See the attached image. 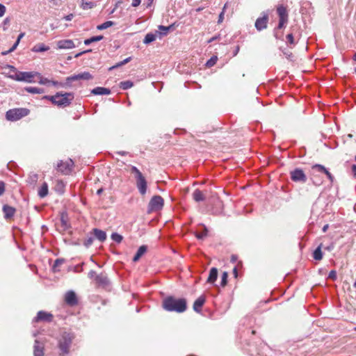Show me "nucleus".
Listing matches in <instances>:
<instances>
[{
    "label": "nucleus",
    "instance_id": "nucleus-45",
    "mask_svg": "<svg viewBox=\"0 0 356 356\" xmlns=\"http://www.w3.org/2000/svg\"><path fill=\"white\" fill-rule=\"evenodd\" d=\"M93 242V238L90 237L88 238H87L85 241H84V245L86 246V247H89Z\"/></svg>",
    "mask_w": 356,
    "mask_h": 356
},
{
    "label": "nucleus",
    "instance_id": "nucleus-21",
    "mask_svg": "<svg viewBox=\"0 0 356 356\" xmlns=\"http://www.w3.org/2000/svg\"><path fill=\"white\" fill-rule=\"evenodd\" d=\"M218 270L216 268H212L210 270L209 275L207 279V282L213 284L217 280Z\"/></svg>",
    "mask_w": 356,
    "mask_h": 356
},
{
    "label": "nucleus",
    "instance_id": "nucleus-18",
    "mask_svg": "<svg viewBox=\"0 0 356 356\" xmlns=\"http://www.w3.org/2000/svg\"><path fill=\"white\" fill-rule=\"evenodd\" d=\"M95 282L99 286H106L108 284V280L104 274L98 275V276H96Z\"/></svg>",
    "mask_w": 356,
    "mask_h": 356
},
{
    "label": "nucleus",
    "instance_id": "nucleus-38",
    "mask_svg": "<svg viewBox=\"0 0 356 356\" xmlns=\"http://www.w3.org/2000/svg\"><path fill=\"white\" fill-rule=\"evenodd\" d=\"M78 80H79L78 75L77 74H74V75H72V76H68V77L66 78V83H65V84L66 85H70L71 82L75 81H78Z\"/></svg>",
    "mask_w": 356,
    "mask_h": 356
},
{
    "label": "nucleus",
    "instance_id": "nucleus-56",
    "mask_svg": "<svg viewBox=\"0 0 356 356\" xmlns=\"http://www.w3.org/2000/svg\"><path fill=\"white\" fill-rule=\"evenodd\" d=\"M91 43H92V39H91V38H88V39H86V40H84V44H85L86 45H89V44H90Z\"/></svg>",
    "mask_w": 356,
    "mask_h": 356
},
{
    "label": "nucleus",
    "instance_id": "nucleus-28",
    "mask_svg": "<svg viewBox=\"0 0 356 356\" xmlns=\"http://www.w3.org/2000/svg\"><path fill=\"white\" fill-rule=\"evenodd\" d=\"M24 90L32 94H42L44 92V90L42 88H36V87H26Z\"/></svg>",
    "mask_w": 356,
    "mask_h": 356
},
{
    "label": "nucleus",
    "instance_id": "nucleus-30",
    "mask_svg": "<svg viewBox=\"0 0 356 356\" xmlns=\"http://www.w3.org/2000/svg\"><path fill=\"white\" fill-rule=\"evenodd\" d=\"M120 86L122 89L127 90L131 88L134 86V83L131 81H125L120 82Z\"/></svg>",
    "mask_w": 356,
    "mask_h": 356
},
{
    "label": "nucleus",
    "instance_id": "nucleus-52",
    "mask_svg": "<svg viewBox=\"0 0 356 356\" xmlns=\"http://www.w3.org/2000/svg\"><path fill=\"white\" fill-rule=\"evenodd\" d=\"M224 14H225L224 11H222L220 13V14L219 15L218 21V24H220L222 22V21L224 19Z\"/></svg>",
    "mask_w": 356,
    "mask_h": 356
},
{
    "label": "nucleus",
    "instance_id": "nucleus-54",
    "mask_svg": "<svg viewBox=\"0 0 356 356\" xmlns=\"http://www.w3.org/2000/svg\"><path fill=\"white\" fill-rule=\"evenodd\" d=\"M90 51H91V49H88V50L78 53L75 55V58H78V57L81 56L82 54L88 53V52H90Z\"/></svg>",
    "mask_w": 356,
    "mask_h": 356
},
{
    "label": "nucleus",
    "instance_id": "nucleus-9",
    "mask_svg": "<svg viewBox=\"0 0 356 356\" xmlns=\"http://www.w3.org/2000/svg\"><path fill=\"white\" fill-rule=\"evenodd\" d=\"M291 179L295 182L305 183L307 181V176L302 170L296 168L290 172Z\"/></svg>",
    "mask_w": 356,
    "mask_h": 356
},
{
    "label": "nucleus",
    "instance_id": "nucleus-46",
    "mask_svg": "<svg viewBox=\"0 0 356 356\" xmlns=\"http://www.w3.org/2000/svg\"><path fill=\"white\" fill-rule=\"evenodd\" d=\"M91 39H92V42H98L103 39V36L102 35L94 36V37H92Z\"/></svg>",
    "mask_w": 356,
    "mask_h": 356
},
{
    "label": "nucleus",
    "instance_id": "nucleus-55",
    "mask_svg": "<svg viewBox=\"0 0 356 356\" xmlns=\"http://www.w3.org/2000/svg\"><path fill=\"white\" fill-rule=\"evenodd\" d=\"M72 18H73V15L72 14H70V15H68L65 17V19L66 21H70V20H72Z\"/></svg>",
    "mask_w": 356,
    "mask_h": 356
},
{
    "label": "nucleus",
    "instance_id": "nucleus-59",
    "mask_svg": "<svg viewBox=\"0 0 356 356\" xmlns=\"http://www.w3.org/2000/svg\"><path fill=\"white\" fill-rule=\"evenodd\" d=\"M56 187H58V188H61L63 187V184L61 181H58V184H57V186Z\"/></svg>",
    "mask_w": 356,
    "mask_h": 356
},
{
    "label": "nucleus",
    "instance_id": "nucleus-22",
    "mask_svg": "<svg viewBox=\"0 0 356 356\" xmlns=\"http://www.w3.org/2000/svg\"><path fill=\"white\" fill-rule=\"evenodd\" d=\"M146 251H147V246L141 245L138 248V250L136 254H135V256L134 257L133 261L134 262L138 261L140 259V257L146 252Z\"/></svg>",
    "mask_w": 356,
    "mask_h": 356
},
{
    "label": "nucleus",
    "instance_id": "nucleus-43",
    "mask_svg": "<svg viewBox=\"0 0 356 356\" xmlns=\"http://www.w3.org/2000/svg\"><path fill=\"white\" fill-rule=\"evenodd\" d=\"M96 276H98V275L96 273L95 271L94 270H90L89 273H88V277L91 280H94L95 281L96 280Z\"/></svg>",
    "mask_w": 356,
    "mask_h": 356
},
{
    "label": "nucleus",
    "instance_id": "nucleus-25",
    "mask_svg": "<svg viewBox=\"0 0 356 356\" xmlns=\"http://www.w3.org/2000/svg\"><path fill=\"white\" fill-rule=\"evenodd\" d=\"M48 185L46 182H44L38 190V195L43 198L48 195Z\"/></svg>",
    "mask_w": 356,
    "mask_h": 356
},
{
    "label": "nucleus",
    "instance_id": "nucleus-40",
    "mask_svg": "<svg viewBox=\"0 0 356 356\" xmlns=\"http://www.w3.org/2000/svg\"><path fill=\"white\" fill-rule=\"evenodd\" d=\"M227 277H228V273L227 272H224L222 275L221 284H220L222 287L227 284Z\"/></svg>",
    "mask_w": 356,
    "mask_h": 356
},
{
    "label": "nucleus",
    "instance_id": "nucleus-24",
    "mask_svg": "<svg viewBox=\"0 0 356 356\" xmlns=\"http://www.w3.org/2000/svg\"><path fill=\"white\" fill-rule=\"evenodd\" d=\"M49 49V47L48 46H46L43 43H38L37 44H35L33 48H32V51L33 52H43V51H48Z\"/></svg>",
    "mask_w": 356,
    "mask_h": 356
},
{
    "label": "nucleus",
    "instance_id": "nucleus-57",
    "mask_svg": "<svg viewBox=\"0 0 356 356\" xmlns=\"http://www.w3.org/2000/svg\"><path fill=\"white\" fill-rule=\"evenodd\" d=\"M352 172L354 175V177H356V165H353L352 166Z\"/></svg>",
    "mask_w": 356,
    "mask_h": 356
},
{
    "label": "nucleus",
    "instance_id": "nucleus-41",
    "mask_svg": "<svg viewBox=\"0 0 356 356\" xmlns=\"http://www.w3.org/2000/svg\"><path fill=\"white\" fill-rule=\"evenodd\" d=\"M286 42L291 45L295 44V41L292 33H289L286 35Z\"/></svg>",
    "mask_w": 356,
    "mask_h": 356
},
{
    "label": "nucleus",
    "instance_id": "nucleus-48",
    "mask_svg": "<svg viewBox=\"0 0 356 356\" xmlns=\"http://www.w3.org/2000/svg\"><path fill=\"white\" fill-rule=\"evenodd\" d=\"M6 13V7L0 3V17H3Z\"/></svg>",
    "mask_w": 356,
    "mask_h": 356
},
{
    "label": "nucleus",
    "instance_id": "nucleus-61",
    "mask_svg": "<svg viewBox=\"0 0 356 356\" xmlns=\"http://www.w3.org/2000/svg\"><path fill=\"white\" fill-rule=\"evenodd\" d=\"M313 183H314V184H315L316 186H319V185H321V181H320V182H318V181H315L314 179L313 180Z\"/></svg>",
    "mask_w": 356,
    "mask_h": 356
},
{
    "label": "nucleus",
    "instance_id": "nucleus-33",
    "mask_svg": "<svg viewBox=\"0 0 356 356\" xmlns=\"http://www.w3.org/2000/svg\"><path fill=\"white\" fill-rule=\"evenodd\" d=\"M312 170H316L319 172L325 173V172L327 170L323 165L320 164H316L312 166Z\"/></svg>",
    "mask_w": 356,
    "mask_h": 356
},
{
    "label": "nucleus",
    "instance_id": "nucleus-14",
    "mask_svg": "<svg viewBox=\"0 0 356 356\" xmlns=\"http://www.w3.org/2000/svg\"><path fill=\"white\" fill-rule=\"evenodd\" d=\"M33 355L34 356H44V344L38 340L35 341Z\"/></svg>",
    "mask_w": 356,
    "mask_h": 356
},
{
    "label": "nucleus",
    "instance_id": "nucleus-20",
    "mask_svg": "<svg viewBox=\"0 0 356 356\" xmlns=\"http://www.w3.org/2000/svg\"><path fill=\"white\" fill-rule=\"evenodd\" d=\"M193 198L195 202L204 201L205 200V195L200 190L196 189L193 193Z\"/></svg>",
    "mask_w": 356,
    "mask_h": 356
},
{
    "label": "nucleus",
    "instance_id": "nucleus-60",
    "mask_svg": "<svg viewBox=\"0 0 356 356\" xmlns=\"http://www.w3.org/2000/svg\"><path fill=\"white\" fill-rule=\"evenodd\" d=\"M327 228H328V225H324L323 229H322L323 232H325L327 231Z\"/></svg>",
    "mask_w": 356,
    "mask_h": 356
},
{
    "label": "nucleus",
    "instance_id": "nucleus-7",
    "mask_svg": "<svg viewBox=\"0 0 356 356\" xmlns=\"http://www.w3.org/2000/svg\"><path fill=\"white\" fill-rule=\"evenodd\" d=\"M164 204V200L160 195L153 196L148 204V212L156 211L161 210Z\"/></svg>",
    "mask_w": 356,
    "mask_h": 356
},
{
    "label": "nucleus",
    "instance_id": "nucleus-10",
    "mask_svg": "<svg viewBox=\"0 0 356 356\" xmlns=\"http://www.w3.org/2000/svg\"><path fill=\"white\" fill-rule=\"evenodd\" d=\"M268 22V15L267 13H264L261 17H259L255 22V28L258 31H261L263 29H266L267 24Z\"/></svg>",
    "mask_w": 356,
    "mask_h": 356
},
{
    "label": "nucleus",
    "instance_id": "nucleus-32",
    "mask_svg": "<svg viewBox=\"0 0 356 356\" xmlns=\"http://www.w3.org/2000/svg\"><path fill=\"white\" fill-rule=\"evenodd\" d=\"M113 24H114L113 22L107 21L100 25H98L97 28L98 30H104V29H106L107 28L112 26Z\"/></svg>",
    "mask_w": 356,
    "mask_h": 356
},
{
    "label": "nucleus",
    "instance_id": "nucleus-34",
    "mask_svg": "<svg viewBox=\"0 0 356 356\" xmlns=\"http://www.w3.org/2000/svg\"><path fill=\"white\" fill-rule=\"evenodd\" d=\"M218 60V57L216 56H212L206 63V66L208 67H211L213 66Z\"/></svg>",
    "mask_w": 356,
    "mask_h": 356
},
{
    "label": "nucleus",
    "instance_id": "nucleus-1",
    "mask_svg": "<svg viewBox=\"0 0 356 356\" xmlns=\"http://www.w3.org/2000/svg\"><path fill=\"white\" fill-rule=\"evenodd\" d=\"M162 307L168 312L182 313L187 309V302L185 298H177L174 296H168L163 300Z\"/></svg>",
    "mask_w": 356,
    "mask_h": 356
},
{
    "label": "nucleus",
    "instance_id": "nucleus-35",
    "mask_svg": "<svg viewBox=\"0 0 356 356\" xmlns=\"http://www.w3.org/2000/svg\"><path fill=\"white\" fill-rule=\"evenodd\" d=\"M131 60V57H128L126 59H124V60L117 63L116 65H115L114 66L111 67L110 70L114 69V68H117V67H120V66H122V65L128 63Z\"/></svg>",
    "mask_w": 356,
    "mask_h": 356
},
{
    "label": "nucleus",
    "instance_id": "nucleus-19",
    "mask_svg": "<svg viewBox=\"0 0 356 356\" xmlns=\"http://www.w3.org/2000/svg\"><path fill=\"white\" fill-rule=\"evenodd\" d=\"M91 92L95 95H109L111 93V90L108 88H103V87H97V88L92 89Z\"/></svg>",
    "mask_w": 356,
    "mask_h": 356
},
{
    "label": "nucleus",
    "instance_id": "nucleus-3",
    "mask_svg": "<svg viewBox=\"0 0 356 356\" xmlns=\"http://www.w3.org/2000/svg\"><path fill=\"white\" fill-rule=\"evenodd\" d=\"M45 98L50 99L53 104L58 106L65 107L69 106L74 99V95L71 92L60 93L57 92L53 96H46Z\"/></svg>",
    "mask_w": 356,
    "mask_h": 356
},
{
    "label": "nucleus",
    "instance_id": "nucleus-15",
    "mask_svg": "<svg viewBox=\"0 0 356 356\" xmlns=\"http://www.w3.org/2000/svg\"><path fill=\"white\" fill-rule=\"evenodd\" d=\"M65 300L71 306H74L77 304L76 296L74 291H68L65 294Z\"/></svg>",
    "mask_w": 356,
    "mask_h": 356
},
{
    "label": "nucleus",
    "instance_id": "nucleus-47",
    "mask_svg": "<svg viewBox=\"0 0 356 356\" xmlns=\"http://www.w3.org/2000/svg\"><path fill=\"white\" fill-rule=\"evenodd\" d=\"M62 263H63V260H61V259H56V260L55 261L54 265V266H53L54 270H56V268H57L58 266H60Z\"/></svg>",
    "mask_w": 356,
    "mask_h": 356
},
{
    "label": "nucleus",
    "instance_id": "nucleus-27",
    "mask_svg": "<svg viewBox=\"0 0 356 356\" xmlns=\"http://www.w3.org/2000/svg\"><path fill=\"white\" fill-rule=\"evenodd\" d=\"M321 246L322 244H321L314 252L313 253V257L314 259L320 261L323 258V253L321 251Z\"/></svg>",
    "mask_w": 356,
    "mask_h": 356
},
{
    "label": "nucleus",
    "instance_id": "nucleus-6",
    "mask_svg": "<svg viewBox=\"0 0 356 356\" xmlns=\"http://www.w3.org/2000/svg\"><path fill=\"white\" fill-rule=\"evenodd\" d=\"M29 110L25 108L10 109L6 112V118L9 121H17L28 115Z\"/></svg>",
    "mask_w": 356,
    "mask_h": 356
},
{
    "label": "nucleus",
    "instance_id": "nucleus-53",
    "mask_svg": "<svg viewBox=\"0 0 356 356\" xmlns=\"http://www.w3.org/2000/svg\"><path fill=\"white\" fill-rule=\"evenodd\" d=\"M141 0H132V6L137 7L140 4Z\"/></svg>",
    "mask_w": 356,
    "mask_h": 356
},
{
    "label": "nucleus",
    "instance_id": "nucleus-29",
    "mask_svg": "<svg viewBox=\"0 0 356 356\" xmlns=\"http://www.w3.org/2000/svg\"><path fill=\"white\" fill-rule=\"evenodd\" d=\"M156 34L149 33L145 35L143 42L145 44H149V43L154 42L156 40Z\"/></svg>",
    "mask_w": 356,
    "mask_h": 356
},
{
    "label": "nucleus",
    "instance_id": "nucleus-42",
    "mask_svg": "<svg viewBox=\"0 0 356 356\" xmlns=\"http://www.w3.org/2000/svg\"><path fill=\"white\" fill-rule=\"evenodd\" d=\"M328 278L335 280L337 279V272L335 270H331L329 273Z\"/></svg>",
    "mask_w": 356,
    "mask_h": 356
},
{
    "label": "nucleus",
    "instance_id": "nucleus-50",
    "mask_svg": "<svg viewBox=\"0 0 356 356\" xmlns=\"http://www.w3.org/2000/svg\"><path fill=\"white\" fill-rule=\"evenodd\" d=\"M5 191V184L3 181H0V196L3 194Z\"/></svg>",
    "mask_w": 356,
    "mask_h": 356
},
{
    "label": "nucleus",
    "instance_id": "nucleus-23",
    "mask_svg": "<svg viewBox=\"0 0 356 356\" xmlns=\"http://www.w3.org/2000/svg\"><path fill=\"white\" fill-rule=\"evenodd\" d=\"M93 232H94L95 237L100 241L102 242L106 239V234L105 232L98 229H94Z\"/></svg>",
    "mask_w": 356,
    "mask_h": 356
},
{
    "label": "nucleus",
    "instance_id": "nucleus-63",
    "mask_svg": "<svg viewBox=\"0 0 356 356\" xmlns=\"http://www.w3.org/2000/svg\"><path fill=\"white\" fill-rule=\"evenodd\" d=\"M9 22H10V21H9V19H8V18H6V19H4L3 23H4L5 24H8V23H9Z\"/></svg>",
    "mask_w": 356,
    "mask_h": 356
},
{
    "label": "nucleus",
    "instance_id": "nucleus-64",
    "mask_svg": "<svg viewBox=\"0 0 356 356\" xmlns=\"http://www.w3.org/2000/svg\"><path fill=\"white\" fill-rule=\"evenodd\" d=\"M236 260V257L234 255L232 256V261L234 262Z\"/></svg>",
    "mask_w": 356,
    "mask_h": 356
},
{
    "label": "nucleus",
    "instance_id": "nucleus-49",
    "mask_svg": "<svg viewBox=\"0 0 356 356\" xmlns=\"http://www.w3.org/2000/svg\"><path fill=\"white\" fill-rule=\"evenodd\" d=\"M325 174L327 177L328 179L330 181V182L332 183L334 181V177L332 176V175L328 170H327Z\"/></svg>",
    "mask_w": 356,
    "mask_h": 356
},
{
    "label": "nucleus",
    "instance_id": "nucleus-2",
    "mask_svg": "<svg viewBox=\"0 0 356 356\" xmlns=\"http://www.w3.org/2000/svg\"><path fill=\"white\" fill-rule=\"evenodd\" d=\"M9 68H10V71L13 72L9 77L13 80L17 81H24L27 83H33L35 82L33 79L36 76H40V74L35 72H19L16 70V68L13 66L9 65Z\"/></svg>",
    "mask_w": 356,
    "mask_h": 356
},
{
    "label": "nucleus",
    "instance_id": "nucleus-17",
    "mask_svg": "<svg viewBox=\"0 0 356 356\" xmlns=\"http://www.w3.org/2000/svg\"><path fill=\"white\" fill-rule=\"evenodd\" d=\"M205 302V298L204 296L199 297L193 304V309L196 312H200L201 311L202 307Z\"/></svg>",
    "mask_w": 356,
    "mask_h": 356
},
{
    "label": "nucleus",
    "instance_id": "nucleus-5",
    "mask_svg": "<svg viewBox=\"0 0 356 356\" xmlns=\"http://www.w3.org/2000/svg\"><path fill=\"white\" fill-rule=\"evenodd\" d=\"M73 337L70 333L64 332L58 340V348L61 355H65L69 353L72 344Z\"/></svg>",
    "mask_w": 356,
    "mask_h": 356
},
{
    "label": "nucleus",
    "instance_id": "nucleus-11",
    "mask_svg": "<svg viewBox=\"0 0 356 356\" xmlns=\"http://www.w3.org/2000/svg\"><path fill=\"white\" fill-rule=\"evenodd\" d=\"M53 315L51 313L40 311L38 312L36 317L34 318L35 322H51L53 321Z\"/></svg>",
    "mask_w": 356,
    "mask_h": 356
},
{
    "label": "nucleus",
    "instance_id": "nucleus-37",
    "mask_svg": "<svg viewBox=\"0 0 356 356\" xmlns=\"http://www.w3.org/2000/svg\"><path fill=\"white\" fill-rule=\"evenodd\" d=\"M111 238L112 240H113L114 241L117 242V243H120L122 241V236L118 234V233H113L111 235Z\"/></svg>",
    "mask_w": 356,
    "mask_h": 356
},
{
    "label": "nucleus",
    "instance_id": "nucleus-16",
    "mask_svg": "<svg viewBox=\"0 0 356 356\" xmlns=\"http://www.w3.org/2000/svg\"><path fill=\"white\" fill-rule=\"evenodd\" d=\"M3 211L6 219H10L13 217L15 213V209L8 205H4L3 207Z\"/></svg>",
    "mask_w": 356,
    "mask_h": 356
},
{
    "label": "nucleus",
    "instance_id": "nucleus-44",
    "mask_svg": "<svg viewBox=\"0 0 356 356\" xmlns=\"http://www.w3.org/2000/svg\"><path fill=\"white\" fill-rule=\"evenodd\" d=\"M31 183L36 182L38 179V175L35 173H33L29 176Z\"/></svg>",
    "mask_w": 356,
    "mask_h": 356
},
{
    "label": "nucleus",
    "instance_id": "nucleus-58",
    "mask_svg": "<svg viewBox=\"0 0 356 356\" xmlns=\"http://www.w3.org/2000/svg\"><path fill=\"white\" fill-rule=\"evenodd\" d=\"M50 83H51L54 86H57L58 85V81H50ZM60 86H63V84L62 83H59Z\"/></svg>",
    "mask_w": 356,
    "mask_h": 356
},
{
    "label": "nucleus",
    "instance_id": "nucleus-4",
    "mask_svg": "<svg viewBox=\"0 0 356 356\" xmlns=\"http://www.w3.org/2000/svg\"><path fill=\"white\" fill-rule=\"evenodd\" d=\"M131 172L135 175L136 186L139 193L144 195L147 192V181L145 177L136 166H131Z\"/></svg>",
    "mask_w": 356,
    "mask_h": 356
},
{
    "label": "nucleus",
    "instance_id": "nucleus-51",
    "mask_svg": "<svg viewBox=\"0 0 356 356\" xmlns=\"http://www.w3.org/2000/svg\"><path fill=\"white\" fill-rule=\"evenodd\" d=\"M39 83L40 84L44 85V84L50 83V81L49 79H46V78L40 77V80L39 81Z\"/></svg>",
    "mask_w": 356,
    "mask_h": 356
},
{
    "label": "nucleus",
    "instance_id": "nucleus-39",
    "mask_svg": "<svg viewBox=\"0 0 356 356\" xmlns=\"http://www.w3.org/2000/svg\"><path fill=\"white\" fill-rule=\"evenodd\" d=\"M207 229L204 227V230L202 232L196 233L195 236L198 239H203L207 235Z\"/></svg>",
    "mask_w": 356,
    "mask_h": 356
},
{
    "label": "nucleus",
    "instance_id": "nucleus-13",
    "mask_svg": "<svg viewBox=\"0 0 356 356\" xmlns=\"http://www.w3.org/2000/svg\"><path fill=\"white\" fill-rule=\"evenodd\" d=\"M57 48L59 49H70L75 47V44L72 40H60L56 42Z\"/></svg>",
    "mask_w": 356,
    "mask_h": 356
},
{
    "label": "nucleus",
    "instance_id": "nucleus-62",
    "mask_svg": "<svg viewBox=\"0 0 356 356\" xmlns=\"http://www.w3.org/2000/svg\"><path fill=\"white\" fill-rule=\"evenodd\" d=\"M216 39H217V37H213V38H211L208 41V42H209V43H210V42H211L214 41V40H216Z\"/></svg>",
    "mask_w": 356,
    "mask_h": 356
},
{
    "label": "nucleus",
    "instance_id": "nucleus-8",
    "mask_svg": "<svg viewBox=\"0 0 356 356\" xmlns=\"http://www.w3.org/2000/svg\"><path fill=\"white\" fill-rule=\"evenodd\" d=\"M277 13L280 18L277 29H281L288 22L289 15L286 8L283 6H280L277 8Z\"/></svg>",
    "mask_w": 356,
    "mask_h": 356
},
{
    "label": "nucleus",
    "instance_id": "nucleus-12",
    "mask_svg": "<svg viewBox=\"0 0 356 356\" xmlns=\"http://www.w3.org/2000/svg\"><path fill=\"white\" fill-rule=\"evenodd\" d=\"M73 161L71 159H69L65 162L60 161L59 163H58L57 168L61 172L67 174L71 171Z\"/></svg>",
    "mask_w": 356,
    "mask_h": 356
},
{
    "label": "nucleus",
    "instance_id": "nucleus-26",
    "mask_svg": "<svg viewBox=\"0 0 356 356\" xmlns=\"http://www.w3.org/2000/svg\"><path fill=\"white\" fill-rule=\"evenodd\" d=\"M25 33H21L19 35H18V38H17V41L15 42V43L13 44V46L7 51L6 52H3L2 54L3 55H6L8 54V53H10L12 51H13L17 47V45L19 44V41L24 36Z\"/></svg>",
    "mask_w": 356,
    "mask_h": 356
},
{
    "label": "nucleus",
    "instance_id": "nucleus-31",
    "mask_svg": "<svg viewBox=\"0 0 356 356\" xmlns=\"http://www.w3.org/2000/svg\"><path fill=\"white\" fill-rule=\"evenodd\" d=\"M77 75L79 77V80H90L92 78V76L88 72H84Z\"/></svg>",
    "mask_w": 356,
    "mask_h": 356
},
{
    "label": "nucleus",
    "instance_id": "nucleus-36",
    "mask_svg": "<svg viewBox=\"0 0 356 356\" xmlns=\"http://www.w3.org/2000/svg\"><path fill=\"white\" fill-rule=\"evenodd\" d=\"M172 26H159V29L161 31L160 32V34L161 35H166L168 33V32L169 31V30L171 29Z\"/></svg>",
    "mask_w": 356,
    "mask_h": 356
}]
</instances>
